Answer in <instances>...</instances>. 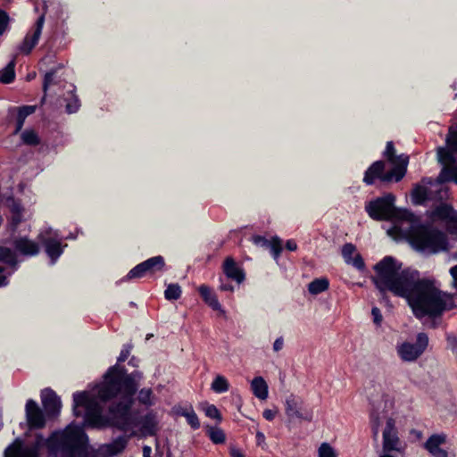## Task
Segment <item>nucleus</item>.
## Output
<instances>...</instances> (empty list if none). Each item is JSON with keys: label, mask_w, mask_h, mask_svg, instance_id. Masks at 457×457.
<instances>
[{"label": "nucleus", "mask_w": 457, "mask_h": 457, "mask_svg": "<svg viewBox=\"0 0 457 457\" xmlns=\"http://www.w3.org/2000/svg\"><path fill=\"white\" fill-rule=\"evenodd\" d=\"M64 101L66 102L65 111L67 113L71 114L79 111L80 107V101L73 90L67 92Z\"/></svg>", "instance_id": "obj_32"}, {"label": "nucleus", "mask_w": 457, "mask_h": 457, "mask_svg": "<svg viewBox=\"0 0 457 457\" xmlns=\"http://www.w3.org/2000/svg\"><path fill=\"white\" fill-rule=\"evenodd\" d=\"M262 416L265 420L271 421L274 420V418L276 416V411H274L273 410H270V409H266L263 411Z\"/></svg>", "instance_id": "obj_58"}, {"label": "nucleus", "mask_w": 457, "mask_h": 457, "mask_svg": "<svg viewBox=\"0 0 457 457\" xmlns=\"http://www.w3.org/2000/svg\"><path fill=\"white\" fill-rule=\"evenodd\" d=\"M285 411L289 421L295 420L311 421L312 420V412L307 410L303 403L294 395L287 398Z\"/></svg>", "instance_id": "obj_8"}, {"label": "nucleus", "mask_w": 457, "mask_h": 457, "mask_svg": "<svg viewBox=\"0 0 457 457\" xmlns=\"http://www.w3.org/2000/svg\"><path fill=\"white\" fill-rule=\"evenodd\" d=\"M41 401L44 411L49 419L56 418L60 415L62 402L53 389L45 388L42 390Z\"/></svg>", "instance_id": "obj_11"}, {"label": "nucleus", "mask_w": 457, "mask_h": 457, "mask_svg": "<svg viewBox=\"0 0 457 457\" xmlns=\"http://www.w3.org/2000/svg\"><path fill=\"white\" fill-rule=\"evenodd\" d=\"M229 454L231 457H245V455L236 448H231L229 451Z\"/></svg>", "instance_id": "obj_64"}, {"label": "nucleus", "mask_w": 457, "mask_h": 457, "mask_svg": "<svg viewBox=\"0 0 457 457\" xmlns=\"http://www.w3.org/2000/svg\"><path fill=\"white\" fill-rule=\"evenodd\" d=\"M345 262L347 264L353 266L355 269H357L360 271H362L365 270V262L360 253L355 254L354 257H351V259L347 260Z\"/></svg>", "instance_id": "obj_44"}, {"label": "nucleus", "mask_w": 457, "mask_h": 457, "mask_svg": "<svg viewBox=\"0 0 457 457\" xmlns=\"http://www.w3.org/2000/svg\"><path fill=\"white\" fill-rule=\"evenodd\" d=\"M253 394L261 400L268 397V385L262 377H255L251 383Z\"/></svg>", "instance_id": "obj_28"}, {"label": "nucleus", "mask_w": 457, "mask_h": 457, "mask_svg": "<svg viewBox=\"0 0 457 457\" xmlns=\"http://www.w3.org/2000/svg\"><path fill=\"white\" fill-rule=\"evenodd\" d=\"M146 275L147 273L145 271V268L144 267L143 263L140 262L129 271L125 278L127 280H131L135 278H142Z\"/></svg>", "instance_id": "obj_41"}, {"label": "nucleus", "mask_w": 457, "mask_h": 457, "mask_svg": "<svg viewBox=\"0 0 457 457\" xmlns=\"http://www.w3.org/2000/svg\"><path fill=\"white\" fill-rule=\"evenodd\" d=\"M220 285L219 288L221 291H225V292H233L234 291V286L228 281L225 282L222 278H220Z\"/></svg>", "instance_id": "obj_54"}, {"label": "nucleus", "mask_w": 457, "mask_h": 457, "mask_svg": "<svg viewBox=\"0 0 457 457\" xmlns=\"http://www.w3.org/2000/svg\"><path fill=\"white\" fill-rule=\"evenodd\" d=\"M198 292L203 301L210 306L213 311L221 310V304L220 303L216 294L206 285H201L198 287Z\"/></svg>", "instance_id": "obj_20"}, {"label": "nucleus", "mask_w": 457, "mask_h": 457, "mask_svg": "<svg viewBox=\"0 0 457 457\" xmlns=\"http://www.w3.org/2000/svg\"><path fill=\"white\" fill-rule=\"evenodd\" d=\"M399 439L395 433L383 431V449L385 452H391L396 449Z\"/></svg>", "instance_id": "obj_36"}, {"label": "nucleus", "mask_w": 457, "mask_h": 457, "mask_svg": "<svg viewBox=\"0 0 457 457\" xmlns=\"http://www.w3.org/2000/svg\"><path fill=\"white\" fill-rule=\"evenodd\" d=\"M142 373L134 370L128 373L124 366L115 364L111 366L104 376V382L98 386L97 397L107 403L117 399L110 405L112 413L117 415L123 424L129 421L130 410L135 403V395L138 390L137 378H141Z\"/></svg>", "instance_id": "obj_3"}, {"label": "nucleus", "mask_w": 457, "mask_h": 457, "mask_svg": "<svg viewBox=\"0 0 457 457\" xmlns=\"http://www.w3.org/2000/svg\"><path fill=\"white\" fill-rule=\"evenodd\" d=\"M15 62L11 61L2 71H0V82L10 84L15 79Z\"/></svg>", "instance_id": "obj_34"}, {"label": "nucleus", "mask_w": 457, "mask_h": 457, "mask_svg": "<svg viewBox=\"0 0 457 457\" xmlns=\"http://www.w3.org/2000/svg\"><path fill=\"white\" fill-rule=\"evenodd\" d=\"M383 156L387 160L388 162L395 167L396 165H401L403 162H406V167L409 163V156L401 154L397 155L395 153V148L394 143L392 141H388L386 145V149L383 152Z\"/></svg>", "instance_id": "obj_21"}, {"label": "nucleus", "mask_w": 457, "mask_h": 457, "mask_svg": "<svg viewBox=\"0 0 457 457\" xmlns=\"http://www.w3.org/2000/svg\"><path fill=\"white\" fill-rule=\"evenodd\" d=\"M446 145L447 148L439 147L437 151L438 162L443 164V167L452 165L457 161L454 156V154H457V152L449 144L446 143Z\"/></svg>", "instance_id": "obj_26"}, {"label": "nucleus", "mask_w": 457, "mask_h": 457, "mask_svg": "<svg viewBox=\"0 0 457 457\" xmlns=\"http://www.w3.org/2000/svg\"><path fill=\"white\" fill-rule=\"evenodd\" d=\"M399 235L417 252L436 254L448 248L445 232L429 223H421L412 228H399Z\"/></svg>", "instance_id": "obj_4"}, {"label": "nucleus", "mask_w": 457, "mask_h": 457, "mask_svg": "<svg viewBox=\"0 0 457 457\" xmlns=\"http://www.w3.org/2000/svg\"><path fill=\"white\" fill-rule=\"evenodd\" d=\"M36 110L37 105L12 106L8 109V122L15 121V128L12 131V135H18L22 131L27 117L33 114Z\"/></svg>", "instance_id": "obj_9"}, {"label": "nucleus", "mask_w": 457, "mask_h": 457, "mask_svg": "<svg viewBox=\"0 0 457 457\" xmlns=\"http://www.w3.org/2000/svg\"><path fill=\"white\" fill-rule=\"evenodd\" d=\"M204 412L207 417L216 420L218 422H220L222 420L220 411L214 404H208L204 409Z\"/></svg>", "instance_id": "obj_43"}, {"label": "nucleus", "mask_w": 457, "mask_h": 457, "mask_svg": "<svg viewBox=\"0 0 457 457\" xmlns=\"http://www.w3.org/2000/svg\"><path fill=\"white\" fill-rule=\"evenodd\" d=\"M26 419L29 428L39 429L46 425L44 411L39 408L36 401L29 399L25 406Z\"/></svg>", "instance_id": "obj_12"}, {"label": "nucleus", "mask_w": 457, "mask_h": 457, "mask_svg": "<svg viewBox=\"0 0 457 457\" xmlns=\"http://www.w3.org/2000/svg\"><path fill=\"white\" fill-rule=\"evenodd\" d=\"M438 181L441 183L453 182L457 185V161L452 165H445L442 168Z\"/></svg>", "instance_id": "obj_27"}, {"label": "nucleus", "mask_w": 457, "mask_h": 457, "mask_svg": "<svg viewBox=\"0 0 457 457\" xmlns=\"http://www.w3.org/2000/svg\"><path fill=\"white\" fill-rule=\"evenodd\" d=\"M128 444L125 436H120L107 445V452L112 455H116L123 452Z\"/></svg>", "instance_id": "obj_33"}, {"label": "nucleus", "mask_w": 457, "mask_h": 457, "mask_svg": "<svg viewBox=\"0 0 457 457\" xmlns=\"http://www.w3.org/2000/svg\"><path fill=\"white\" fill-rule=\"evenodd\" d=\"M283 345H284V340H283V337H278L274 344H273V350L275 352H278L280 351L282 348H283Z\"/></svg>", "instance_id": "obj_61"}, {"label": "nucleus", "mask_w": 457, "mask_h": 457, "mask_svg": "<svg viewBox=\"0 0 457 457\" xmlns=\"http://www.w3.org/2000/svg\"><path fill=\"white\" fill-rule=\"evenodd\" d=\"M253 242L256 245H262L265 246L268 245V244L270 243V241L266 237L259 235L253 237Z\"/></svg>", "instance_id": "obj_60"}, {"label": "nucleus", "mask_w": 457, "mask_h": 457, "mask_svg": "<svg viewBox=\"0 0 457 457\" xmlns=\"http://www.w3.org/2000/svg\"><path fill=\"white\" fill-rule=\"evenodd\" d=\"M395 428V420L393 419H388L386 420V425L384 431H388V433H393Z\"/></svg>", "instance_id": "obj_63"}, {"label": "nucleus", "mask_w": 457, "mask_h": 457, "mask_svg": "<svg viewBox=\"0 0 457 457\" xmlns=\"http://www.w3.org/2000/svg\"><path fill=\"white\" fill-rule=\"evenodd\" d=\"M207 434L211 441L215 445H220L226 441V435L221 428L209 426Z\"/></svg>", "instance_id": "obj_38"}, {"label": "nucleus", "mask_w": 457, "mask_h": 457, "mask_svg": "<svg viewBox=\"0 0 457 457\" xmlns=\"http://www.w3.org/2000/svg\"><path fill=\"white\" fill-rule=\"evenodd\" d=\"M22 221V213L21 214H12L10 221H9V227L10 230L12 233H15L18 229V226Z\"/></svg>", "instance_id": "obj_49"}, {"label": "nucleus", "mask_w": 457, "mask_h": 457, "mask_svg": "<svg viewBox=\"0 0 457 457\" xmlns=\"http://www.w3.org/2000/svg\"><path fill=\"white\" fill-rule=\"evenodd\" d=\"M253 242L256 245H262L265 246L268 245V244L270 243V241L266 237L259 235L253 237Z\"/></svg>", "instance_id": "obj_59"}, {"label": "nucleus", "mask_w": 457, "mask_h": 457, "mask_svg": "<svg viewBox=\"0 0 457 457\" xmlns=\"http://www.w3.org/2000/svg\"><path fill=\"white\" fill-rule=\"evenodd\" d=\"M394 220H398L403 222H408L409 225L406 228H412L416 225H420L422 222L420 221V218H418L412 212L409 210H399L396 208V214L394 217ZM399 228L401 226L397 227L395 226V228L399 232ZM402 228H404L402 226Z\"/></svg>", "instance_id": "obj_23"}, {"label": "nucleus", "mask_w": 457, "mask_h": 457, "mask_svg": "<svg viewBox=\"0 0 457 457\" xmlns=\"http://www.w3.org/2000/svg\"><path fill=\"white\" fill-rule=\"evenodd\" d=\"M319 457H337L334 449L328 443H322L319 448Z\"/></svg>", "instance_id": "obj_45"}, {"label": "nucleus", "mask_w": 457, "mask_h": 457, "mask_svg": "<svg viewBox=\"0 0 457 457\" xmlns=\"http://www.w3.org/2000/svg\"><path fill=\"white\" fill-rule=\"evenodd\" d=\"M211 389L217 394H222L229 390V383L224 376L217 375L212 382Z\"/></svg>", "instance_id": "obj_35"}, {"label": "nucleus", "mask_w": 457, "mask_h": 457, "mask_svg": "<svg viewBox=\"0 0 457 457\" xmlns=\"http://www.w3.org/2000/svg\"><path fill=\"white\" fill-rule=\"evenodd\" d=\"M181 287L178 283H171L167 286L164 297L169 301H176L181 297Z\"/></svg>", "instance_id": "obj_37"}, {"label": "nucleus", "mask_w": 457, "mask_h": 457, "mask_svg": "<svg viewBox=\"0 0 457 457\" xmlns=\"http://www.w3.org/2000/svg\"><path fill=\"white\" fill-rule=\"evenodd\" d=\"M446 342L448 348L453 352V353L457 358V337L453 335H447Z\"/></svg>", "instance_id": "obj_50"}, {"label": "nucleus", "mask_w": 457, "mask_h": 457, "mask_svg": "<svg viewBox=\"0 0 457 457\" xmlns=\"http://www.w3.org/2000/svg\"><path fill=\"white\" fill-rule=\"evenodd\" d=\"M9 22V16L7 12L4 10L0 9V36L4 33L5 30L7 25Z\"/></svg>", "instance_id": "obj_52"}, {"label": "nucleus", "mask_w": 457, "mask_h": 457, "mask_svg": "<svg viewBox=\"0 0 457 457\" xmlns=\"http://www.w3.org/2000/svg\"><path fill=\"white\" fill-rule=\"evenodd\" d=\"M395 202V195L392 193H388L383 196L377 197L376 199L370 201L365 205V211L374 220H393L396 214Z\"/></svg>", "instance_id": "obj_6"}, {"label": "nucleus", "mask_w": 457, "mask_h": 457, "mask_svg": "<svg viewBox=\"0 0 457 457\" xmlns=\"http://www.w3.org/2000/svg\"><path fill=\"white\" fill-rule=\"evenodd\" d=\"M153 390L151 388H142L137 393V401L145 405V406H152L154 404L153 402Z\"/></svg>", "instance_id": "obj_39"}, {"label": "nucleus", "mask_w": 457, "mask_h": 457, "mask_svg": "<svg viewBox=\"0 0 457 457\" xmlns=\"http://www.w3.org/2000/svg\"><path fill=\"white\" fill-rule=\"evenodd\" d=\"M96 399L91 398L89 394L87 391L82 392H75L73 394V403H72V411L75 417H81L82 411L79 408H84L85 411L88 408V406L94 403Z\"/></svg>", "instance_id": "obj_18"}, {"label": "nucleus", "mask_w": 457, "mask_h": 457, "mask_svg": "<svg viewBox=\"0 0 457 457\" xmlns=\"http://www.w3.org/2000/svg\"><path fill=\"white\" fill-rule=\"evenodd\" d=\"M449 273L453 278L452 287L457 290V264L450 268Z\"/></svg>", "instance_id": "obj_56"}, {"label": "nucleus", "mask_w": 457, "mask_h": 457, "mask_svg": "<svg viewBox=\"0 0 457 457\" xmlns=\"http://www.w3.org/2000/svg\"><path fill=\"white\" fill-rule=\"evenodd\" d=\"M411 195V201L415 205H423L430 199L428 188L419 184L414 186Z\"/></svg>", "instance_id": "obj_25"}, {"label": "nucleus", "mask_w": 457, "mask_h": 457, "mask_svg": "<svg viewBox=\"0 0 457 457\" xmlns=\"http://www.w3.org/2000/svg\"><path fill=\"white\" fill-rule=\"evenodd\" d=\"M371 314L373 316V321L376 325H380L382 321V314L380 310L378 307H373L371 309Z\"/></svg>", "instance_id": "obj_53"}, {"label": "nucleus", "mask_w": 457, "mask_h": 457, "mask_svg": "<svg viewBox=\"0 0 457 457\" xmlns=\"http://www.w3.org/2000/svg\"><path fill=\"white\" fill-rule=\"evenodd\" d=\"M147 275H154L157 271H162L165 267V260L162 255H156L142 262Z\"/></svg>", "instance_id": "obj_24"}, {"label": "nucleus", "mask_w": 457, "mask_h": 457, "mask_svg": "<svg viewBox=\"0 0 457 457\" xmlns=\"http://www.w3.org/2000/svg\"><path fill=\"white\" fill-rule=\"evenodd\" d=\"M370 418H371V426H372L373 434L376 436L378 432L379 418H378V416L375 417L373 413L371 414Z\"/></svg>", "instance_id": "obj_57"}, {"label": "nucleus", "mask_w": 457, "mask_h": 457, "mask_svg": "<svg viewBox=\"0 0 457 457\" xmlns=\"http://www.w3.org/2000/svg\"><path fill=\"white\" fill-rule=\"evenodd\" d=\"M373 283L379 291L380 301L387 303L386 292L405 298L417 319L439 318L445 311L455 307L452 297L436 287L429 278H420V272L411 268L403 269V263L386 255L375 266Z\"/></svg>", "instance_id": "obj_1"}, {"label": "nucleus", "mask_w": 457, "mask_h": 457, "mask_svg": "<svg viewBox=\"0 0 457 457\" xmlns=\"http://www.w3.org/2000/svg\"><path fill=\"white\" fill-rule=\"evenodd\" d=\"M329 287V280L323 277L314 278L308 285V291L311 295H317L328 290Z\"/></svg>", "instance_id": "obj_30"}, {"label": "nucleus", "mask_w": 457, "mask_h": 457, "mask_svg": "<svg viewBox=\"0 0 457 457\" xmlns=\"http://www.w3.org/2000/svg\"><path fill=\"white\" fill-rule=\"evenodd\" d=\"M109 416L103 414L102 405L96 400L85 411L83 425L70 424L65 429L53 434L49 438V446L61 452L62 457H88L89 439L84 427L102 428L115 427L120 430L128 431L133 424L132 411L129 421H123L112 413L108 408Z\"/></svg>", "instance_id": "obj_2"}, {"label": "nucleus", "mask_w": 457, "mask_h": 457, "mask_svg": "<svg viewBox=\"0 0 457 457\" xmlns=\"http://www.w3.org/2000/svg\"><path fill=\"white\" fill-rule=\"evenodd\" d=\"M446 143L457 152V128L450 127L446 137Z\"/></svg>", "instance_id": "obj_46"}, {"label": "nucleus", "mask_w": 457, "mask_h": 457, "mask_svg": "<svg viewBox=\"0 0 457 457\" xmlns=\"http://www.w3.org/2000/svg\"><path fill=\"white\" fill-rule=\"evenodd\" d=\"M405 174L406 162L386 171L385 161L378 160L372 162L364 171L362 181L366 186L374 185L376 180H378L381 184H389L393 181H401Z\"/></svg>", "instance_id": "obj_5"}, {"label": "nucleus", "mask_w": 457, "mask_h": 457, "mask_svg": "<svg viewBox=\"0 0 457 457\" xmlns=\"http://www.w3.org/2000/svg\"><path fill=\"white\" fill-rule=\"evenodd\" d=\"M286 249L288 251H296L297 250V244L294 239H288L286 242Z\"/></svg>", "instance_id": "obj_62"}, {"label": "nucleus", "mask_w": 457, "mask_h": 457, "mask_svg": "<svg viewBox=\"0 0 457 457\" xmlns=\"http://www.w3.org/2000/svg\"><path fill=\"white\" fill-rule=\"evenodd\" d=\"M223 272L229 279L241 284L245 279L244 270L237 264L232 257H227L223 262Z\"/></svg>", "instance_id": "obj_17"}, {"label": "nucleus", "mask_w": 457, "mask_h": 457, "mask_svg": "<svg viewBox=\"0 0 457 457\" xmlns=\"http://www.w3.org/2000/svg\"><path fill=\"white\" fill-rule=\"evenodd\" d=\"M131 349H132V345H129V344H126L122 346V349L120 353V355L119 357L117 358V363L116 364H119L121 363V362H124L129 356L130 354V352H131Z\"/></svg>", "instance_id": "obj_48"}, {"label": "nucleus", "mask_w": 457, "mask_h": 457, "mask_svg": "<svg viewBox=\"0 0 457 457\" xmlns=\"http://www.w3.org/2000/svg\"><path fill=\"white\" fill-rule=\"evenodd\" d=\"M133 424L132 426L140 425V431L145 436H155L157 431V420L155 413L151 411L146 414L142 416L137 421H136L135 417L132 415Z\"/></svg>", "instance_id": "obj_16"}, {"label": "nucleus", "mask_w": 457, "mask_h": 457, "mask_svg": "<svg viewBox=\"0 0 457 457\" xmlns=\"http://www.w3.org/2000/svg\"><path fill=\"white\" fill-rule=\"evenodd\" d=\"M10 210L12 214H21L23 212V207L21 203L13 201Z\"/></svg>", "instance_id": "obj_55"}, {"label": "nucleus", "mask_w": 457, "mask_h": 457, "mask_svg": "<svg viewBox=\"0 0 457 457\" xmlns=\"http://www.w3.org/2000/svg\"><path fill=\"white\" fill-rule=\"evenodd\" d=\"M267 246H270V253L274 260L278 261L283 250L281 240L275 237L271 241H270Z\"/></svg>", "instance_id": "obj_42"}, {"label": "nucleus", "mask_w": 457, "mask_h": 457, "mask_svg": "<svg viewBox=\"0 0 457 457\" xmlns=\"http://www.w3.org/2000/svg\"><path fill=\"white\" fill-rule=\"evenodd\" d=\"M21 144L28 146H37L41 144V138L33 129H27L20 133Z\"/></svg>", "instance_id": "obj_29"}, {"label": "nucleus", "mask_w": 457, "mask_h": 457, "mask_svg": "<svg viewBox=\"0 0 457 457\" xmlns=\"http://www.w3.org/2000/svg\"><path fill=\"white\" fill-rule=\"evenodd\" d=\"M356 247L352 243H346L342 247V256L346 262L347 260L351 259L353 257V254L355 253Z\"/></svg>", "instance_id": "obj_47"}, {"label": "nucleus", "mask_w": 457, "mask_h": 457, "mask_svg": "<svg viewBox=\"0 0 457 457\" xmlns=\"http://www.w3.org/2000/svg\"><path fill=\"white\" fill-rule=\"evenodd\" d=\"M0 262H4L14 270L18 268V260L15 253L6 246H0Z\"/></svg>", "instance_id": "obj_31"}, {"label": "nucleus", "mask_w": 457, "mask_h": 457, "mask_svg": "<svg viewBox=\"0 0 457 457\" xmlns=\"http://www.w3.org/2000/svg\"><path fill=\"white\" fill-rule=\"evenodd\" d=\"M41 242L45 247L47 256L54 264L63 253V247L61 242L53 237L42 238Z\"/></svg>", "instance_id": "obj_19"}, {"label": "nucleus", "mask_w": 457, "mask_h": 457, "mask_svg": "<svg viewBox=\"0 0 457 457\" xmlns=\"http://www.w3.org/2000/svg\"><path fill=\"white\" fill-rule=\"evenodd\" d=\"M428 345V337L421 332L417 335L414 344L404 342L397 348V353L404 361H416L427 349Z\"/></svg>", "instance_id": "obj_7"}, {"label": "nucleus", "mask_w": 457, "mask_h": 457, "mask_svg": "<svg viewBox=\"0 0 457 457\" xmlns=\"http://www.w3.org/2000/svg\"><path fill=\"white\" fill-rule=\"evenodd\" d=\"M56 72H57V70L55 68H53L51 69L50 71H48L46 74H45V77H44V81H43V91H44V96L41 99V103L43 104L45 101H46V92L48 90V87L54 84V77L56 75Z\"/></svg>", "instance_id": "obj_40"}, {"label": "nucleus", "mask_w": 457, "mask_h": 457, "mask_svg": "<svg viewBox=\"0 0 457 457\" xmlns=\"http://www.w3.org/2000/svg\"><path fill=\"white\" fill-rule=\"evenodd\" d=\"M45 23V15H40L32 29V33L29 32L22 42L19 45L18 50L23 54H29L33 48L37 46L38 43V40L40 38L42 29Z\"/></svg>", "instance_id": "obj_10"}, {"label": "nucleus", "mask_w": 457, "mask_h": 457, "mask_svg": "<svg viewBox=\"0 0 457 457\" xmlns=\"http://www.w3.org/2000/svg\"><path fill=\"white\" fill-rule=\"evenodd\" d=\"M176 413L179 416L185 417L187 424L192 429L196 430L200 428V420L192 405H189L188 407H179L176 410Z\"/></svg>", "instance_id": "obj_22"}, {"label": "nucleus", "mask_w": 457, "mask_h": 457, "mask_svg": "<svg viewBox=\"0 0 457 457\" xmlns=\"http://www.w3.org/2000/svg\"><path fill=\"white\" fill-rule=\"evenodd\" d=\"M14 250L24 256H36L39 253L37 243L30 240L28 237H15L12 241Z\"/></svg>", "instance_id": "obj_15"}, {"label": "nucleus", "mask_w": 457, "mask_h": 457, "mask_svg": "<svg viewBox=\"0 0 457 457\" xmlns=\"http://www.w3.org/2000/svg\"><path fill=\"white\" fill-rule=\"evenodd\" d=\"M446 440L447 436L445 433L432 434L424 443V448L433 457H448L447 451L441 447L442 445L446 443Z\"/></svg>", "instance_id": "obj_13"}, {"label": "nucleus", "mask_w": 457, "mask_h": 457, "mask_svg": "<svg viewBox=\"0 0 457 457\" xmlns=\"http://www.w3.org/2000/svg\"><path fill=\"white\" fill-rule=\"evenodd\" d=\"M446 227L451 234L457 235V211H454Z\"/></svg>", "instance_id": "obj_51"}, {"label": "nucleus", "mask_w": 457, "mask_h": 457, "mask_svg": "<svg viewBox=\"0 0 457 457\" xmlns=\"http://www.w3.org/2000/svg\"><path fill=\"white\" fill-rule=\"evenodd\" d=\"M453 207L447 203H440L427 212L428 218L433 222H445L448 224L454 212Z\"/></svg>", "instance_id": "obj_14"}]
</instances>
